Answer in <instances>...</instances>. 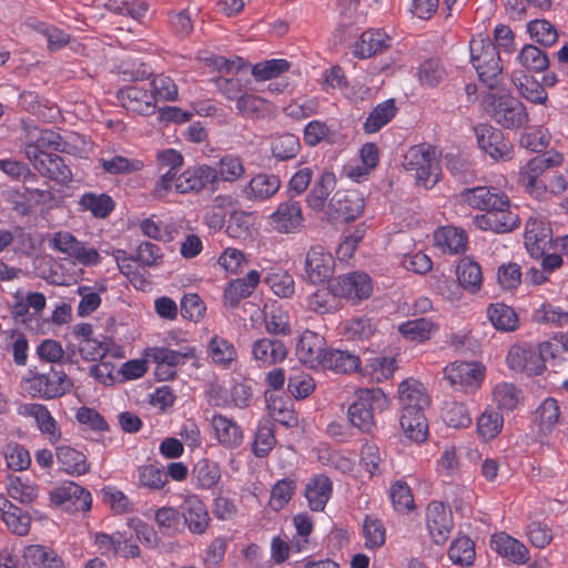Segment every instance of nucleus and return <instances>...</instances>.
Instances as JSON below:
<instances>
[{
  "label": "nucleus",
  "instance_id": "c03bdc74",
  "mask_svg": "<svg viewBox=\"0 0 568 568\" xmlns=\"http://www.w3.org/2000/svg\"><path fill=\"white\" fill-rule=\"evenodd\" d=\"M456 275L459 285L470 293H476L480 290L483 273L477 262L467 257L460 260L456 268Z\"/></svg>",
  "mask_w": 568,
  "mask_h": 568
},
{
  "label": "nucleus",
  "instance_id": "6ab92c4d",
  "mask_svg": "<svg viewBox=\"0 0 568 568\" xmlns=\"http://www.w3.org/2000/svg\"><path fill=\"white\" fill-rule=\"evenodd\" d=\"M302 223L301 203L293 200L280 203L277 209L268 216V224L278 233H294L300 230Z\"/></svg>",
  "mask_w": 568,
  "mask_h": 568
},
{
  "label": "nucleus",
  "instance_id": "4d7b16f0",
  "mask_svg": "<svg viewBox=\"0 0 568 568\" xmlns=\"http://www.w3.org/2000/svg\"><path fill=\"white\" fill-rule=\"evenodd\" d=\"M80 204L99 219L106 217L114 209V202L108 194L85 193L81 196Z\"/></svg>",
  "mask_w": 568,
  "mask_h": 568
},
{
  "label": "nucleus",
  "instance_id": "ea45409f",
  "mask_svg": "<svg viewBox=\"0 0 568 568\" xmlns=\"http://www.w3.org/2000/svg\"><path fill=\"white\" fill-rule=\"evenodd\" d=\"M23 558L30 568H64L61 558L53 550L41 545L26 547Z\"/></svg>",
  "mask_w": 568,
  "mask_h": 568
},
{
  "label": "nucleus",
  "instance_id": "09e8293b",
  "mask_svg": "<svg viewBox=\"0 0 568 568\" xmlns=\"http://www.w3.org/2000/svg\"><path fill=\"white\" fill-rule=\"evenodd\" d=\"M252 213L244 211L233 212L229 219L226 233L230 237L241 241L251 240L255 230Z\"/></svg>",
  "mask_w": 568,
  "mask_h": 568
},
{
  "label": "nucleus",
  "instance_id": "72a5a7b5",
  "mask_svg": "<svg viewBox=\"0 0 568 568\" xmlns=\"http://www.w3.org/2000/svg\"><path fill=\"white\" fill-rule=\"evenodd\" d=\"M335 186V174L329 170L323 171L307 194L306 203L308 207L315 211H322L325 207V203L329 194L334 191Z\"/></svg>",
  "mask_w": 568,
  "mask_h": 568
},
{
  "label": "nucleus",
  "instance_id": "5fc2aeb1",
  "mask_svg": "<svg viewBox=\"0 0 568 568\" xmlns=\"http://www.w3.org/2000/svg\"><path fill=\"white\" fill-rule=\"evenodd\" d=\"M527 31L530 38L544 47H551L558 40V33L555 26L545 19H536L527 24Z\"/></svg>",
  "mask_w": 568,
  "mask_h": 568
},
{
  "label": "nucleus",
  "instance_id": "393cba45",
  "mask_svg": "<svg viewBox=\"0 0 568 568\" xmlns=\"http://www.w3.org/2000/svg\"><path fill=\"white\" fill-rule=\"evenodd\" d=\"M18 414L34 418L39 430L47 435L51 443H57L61 438L60 427L44 405L38 403L20 404Z\"/></svg>",
  "mask_w": 568,
  "mask_h": 568
},
{
  "label": "nucleus",
  "instance_id": "2f4dec72",
  "mask_svg": "<svg viewBox=\"0 0 568 568\" xmlns=\"http://www.w3.org/2000/svg\"><path fill=\"white\" fill-rule=\"evenodd\" d=\"M235 109L239 115L254 120L265 119L274 114V106L268 100L247 91L237 100Z\"/></svg>",
  "mask_w": 568,
  "mask_h": 568
},
{
  "label": "nucleus",
  "instance_id": "49530a36",
  "mask_svg": "<svg viewBox=\"0 0 568 568\" xmlns=\"http://www.w3.org/2000/svg\"><path fill=\"white\" fill-rule=\"evenodd\" d=\"M397 112V108L393 99L386 100L377 104L368 114L364 122L363 129L366 133H376L383 126L392 121Z\"/></svg>",
  "mask_w": 568,
  "mask_h": 568
},
{
  "label": "nucleus",
  "instance_id": "39448f33",
  "mask_svg": "<svg viewBox=\"0 0 568 568\" xmlns=\"http://www.w3.org/2000/svg\"><path fill=\"white\" fill-rule=\"evenodd\" d=\"M72 386L65 373L51 369L49 373H33L22 379L23 389L32 397L52 399L64 395Z\"/></svg>",
  "mask_w": 568,
  "mask_h": 568
},
{
  "label": "nucleus",
  "instance_id": "9d476101",
  "mask_svg": "<svg viewBox=\"0 0 568 568\" xmlns=\"http://www.w3.org/2000/svg\"><path fill=\"white\" fill-rule=\"evenodd\" d=\"M444 377L456 390L473 393L485 377V367L477 362H454L444 368Z\"/></svg>",
  "mask_w": 568,
  "mask_h": 568
},
{
  "label": "nucleus",
  "instance_id": "338daca9",
  "mask_svg": "<svg viewBox=\"0 0 568 568\" xmlns=\"http://www.w3.org/2000/svg\"><path fill=\"white\" fill-rule=\"evenodd\" d=\"M448 556L454 564L471 565L475 559L474 542L465 536L456 538L449 547Z\"/></svg>",
  "mask_w": 568,
  "mask_h": 568
},
{
  "label": "nucleus",
  "instance_id": "864d4df0",
  "mask_svg": "<svg viewBox=\"0 0 568 568\" xmlns=\"http://www.w3.org/2000/svg\"><path fill=\"white\" fill-rule=\"evenodd\" d=\"M213 170L217 173V181L225 182H235L245 173L242 159L233 154L222 156Z\"/></svg>",
  "mask_w": 568,
  "mask_h": 568
},
{
  "label": "nucleus",
  "instance_id": "b1692460",
  "mask_svg": "<svg viewBox=\"0 0 568 568\" xmlns=\"http://www.w3.org/2000/svg\"><path fill=\"white\" fill-rule=\"evenodd\" d=\"M506 196L505 193L499 192L497 189L488 186L468 187L459 194L463 203L475 210L485 211V213L493 210L496 205H503Z\"/></svg>",
  "mask_w": 568,
  "mask_h": 568
},
{
  "label": "nucleus",
  "instance_id": "412c9836",
  "mask_svg": "<svg viewBox=\"0 0 568 568\" xmlns=\"http://www.w3.org/2000/svg\"><path fill=\"white\" fill-rule=\"evenodd\" d=\"M398 398L402 413H424L430 403L425 386L413 378L405 379L399 384Z\"/></svg>",
  "mask_w": 568,
  "mask_h": 568
},
{
  "label": "nucleus",
  "instance_id": "0e129e2a",
  "mask_svg": "<svg viewBox=\"0 0 568 568\" xmlns=\"http://www.w3.org/2000/svg\"><path fill=\"white\" fill-rule=\"evenodd\" d=\"M275 443L276 439L272 424L268 422L258 424L252 445L253 454L260 458L265 457L273 449Z\"/></svg>",
  "mask_w": 568,
  "mask_h": 568
},
{
  "label": "nucleus",
  "instance_id": "8fccbe9b",
  "mask_svg": "<svg viewBox=\"0 0 568 568\" xmlns=\"http://www.w3.org/2000/svg\"><path fill=\"white\" fill-rule=\"evenodd\" d=\"M513 82L517 87L519 94L532 103L542 104L547 100V92L544 87L531 75L520 73L513 77Z\"/></svg>",
  "mask_w": 568,
  "mask_h": 568
},
{
  "label": "nucleus",
  "instance_id": "7ed1b4c3",
  "mask_svg": "<svg viewBox=\"0 0 568 568\" xmlns=\"http://www.w3.org/2000/svg\"><path fill=\"white\" fill-rule=\"evenodd\" d=\"M403 166L406 171L415 172L416 183L425 189L435 186L442 175L436 150L430 144L409 148L404 155Z\"/></svg>",
  "mask_w": 568,
  "mask_h": 568
},
{
  "label": "nucleus",
  "instance_id": "58836bf2",
  "mask_svg": "<svg viewBox=\"0 0 568 568\" xmlns=\"http://www.w3.org/2000/svg\"><path fill=\"white\" fill-rule=\"evenodd\" d=\"M438 329V325L428 317L409 320L398 326L399 333L410 342L424 343Z\"/></svg>",
  "mask_w": 568,
  "mask_h": 568
},
{
  "label": "nucleus",
  "instance_id": "4be33fe9",
  "mask_svg": "<svg viewBox=\"0 0 568 568\" xmlns=\"http://www.w3.org/2000/svg\"><path fill=\"white\" fill-rule=\"evenodd\" d=\"M180 509L184 525L192 534L203 535L207 530L211 518L205 504L197 496H187Z\"/></svg>",
  "mask_w": 568,
  "mask_h": 568
},
{
  "label": "nucleus",
  "instance_id": "4468645a",
  "mask_svg": "<svg viewBox=\"0 0 568 568\" xmlns=\"http://www.w3.org/2000/svg\"><path fill=\"white\" fill-rule=\"evenodd\" d=\"M183 156L180 152L173 149L160 151L156 154V165L159 171H164L153 187V195L162 199L172 190L173 180L175 179L179 170L183 165Z\"/></svg>",
  "mask_w": 568,
  "mask_h": 568
},
{
  "label": "nucleus",
  "instance_id": "7c9ffc66",
  "mask_svg": "<svg viewBox=\"0 0 568 568\" xmlns=\"http://www.w3.org/2000/svg\"><path fill=\"white\" fill-rule=\"evenodd\" d=\"M34 169L42 175L57 181L60 184H68L72 180V172L64 163V160L52 153L40 155L33 161Z\"/></svg>",
  "mask_w": 568,
  "mask_h": 568
},
{
  "label": "nucleus",
  "instance_id": "a211bd4d",
  "mask_svg": "<svg viewBox=\"0 0 568 568\" xmlns=\"http://www.w3.org/2000/svg\"><path fill=\"white\" fill-rule=\"evenodd\" d=\"M364 199L357 191H337L329 201V214L345 222L356 220L364 210Z\"/></svg>",
  "mask_w": 568,
  "mask_h": 568
},
{
  "label": "nucleus",
  "instance_id": "ddd939ff",
  "mask_svg": "<svg viewBox=\"0 0 568 568\" xmlns=\"http://www.w3.org/2000/svg\"><path fill=\"white\" fill-rule=\"evenodd\" d=\"M333 296L348 300L353 303L368 298L373 293L371 277L366 273L352 272L338 276L331 285Z\"/></svg>",
  "mask_w": 568,
  "mask_h": 568
},
{
  "label": "nucleus",
  "instance_id": "f257e3e1",
  "mask_svg": "<svg viewBox=\"0 0 568 568\" xmlns=\"http://www.w3.org/2000/svg\"><path fill=\"white\" fill-rule=\"evenodd\" d=\"M388 404L389 400L381 388H358L355 400L347 409L348 420L362 433L371 434L376 427L375 413L385 410Z\"/></svg>",
  "mask_w": 568,
  "mask_h": 568
},
{
  "label": "nucleus",
  "instance_id": "e433bc0d",
  "mask_svg": "<svg viewBox=\"0 0 568 568\" xmlns=\"http://www.w3.org/2000/svg\"><path fill=\"white\" fill-rule=\"evenodd\" d=\"M389 38L381 30H367L354 45V54L361 59L371 58L388 47Z\"/></svg>",
  "mask_w": 568,
  "mask_h": 568
},
{
  "label": "nucleus",
  "instance_id": "774afa93",
  "mask_svg": "<svg viewBox=\"0 0 568 568\" xmlns=\"http://www.w3.org/2000/svg\"><path fill=\"white\" fill-rule=\"evenodd\" d=\"M288 69L290 62L285 59H272L253 65L252 75L256 81H266L277 78Z\"/></svg>",
  "mask_w": 568,
  "mask_h": 568
},
{
  "label": "nucleus",
  "instance_id": "4c0bfd02",
  "mask_svg": "<svg viewBox=\"0 0 568 568\" xmlns=\"http://www.w3.org/2000/svg\"><path fill=\"white\" fill-rule=\"evenodd\" d=\"M332 494V481L324 475L312 478L305 487V497L314 511L323 510Z\"/></svg>",
  "mask_w": 568,
  "mask_h": 568
},
{
  "label": "nucleus",
  "instance_id": "f3484780",
  "mask_svg": "<svg viewBox=\"0 0 568 568\" xmlns=\"http://www.w3.org/2000/svg\"><path fill=\"white\" fill-rule=\"evenodd\" d=\"M525 246L531 256L544 255L551 241V227L548 221L539 215L532 214L526 222Z\"/></svg>",
  "mask_w": 568,
  "mask_h": 568
},
{
  "label": "nucleus",
  "instance_id": "e2e57ef3",
  "mask_svg": "<svg viewBox=\"0 0 568 568\" xmlns=\"http://www.w3.org/2000/svg\"><path fill=\"white\" fill-rule=\"evenodd\" d=\"M271 150L278 160L293 159L300 151V139L291 133L277 135L272 140Z\"/></svg>",
  "mask_w": 568,
  "mask_h": 568
},
{
  "label": "nucleus",
  "instance_id": "f8f14e48",
  "mask_svg": "<svg viewBox=\"0 0 568 568\" xmlns=\"http://www.w3.org/2000/svg\"><path fill=\"white\" fill-rule=\"evenodd\" d=\"M50 246L85 266L97 265L101 260L100 253L94 247L87 246L69 232L54 233L50 240Z\"/></svg>",
  "mask_w": 568,
  "mask_h": 568
},
{
  "label": "nucleus",
  "instance_id": "dca6fc26",
  "mask_svg": "<svg viewBox=\"0 0 568 568\" xmlns=\"http://www.w3.org/2000/svg\"><path fill=\"white\" fill-rule=\"evenodd\" d=\"M478 146L496 161L513 158V146L504 139L500 130L481 124L475 129Z\"/></svg>",
  "mask_w": 568,
  "mask_h": 568
},
{
  "label": "nucleus",
  "instance_id": "a19ab883",
  "mask_svg": "<svg viewBox=\"0 0 568 568\" xmlns=\"http://www.w3.org/2000/svg\"><path fill=\"white\" fill-rule=\"evenodd\" d=\"M359 357L348 351L327 349L321 368L347 374L355 372L359 367Z\"/></svg>",
  "mask_w": 568,
  "mask_h": 568
},
{
  "label": "nucleus",
  "instance_id": "de8ad7c7",
  "mask_svg": "<svg viewBox=\"0 0 568 568\" xmlns=\"http://www.w3.org/2000/svg\"><path fill=\"white\" fill-rule=\"evenodd\" d=\"M399 424L408 439L422 443L427 438L428 425L424 413H402Z\"/></svg>",
  "mask_w": 568,
  "mask_h": 568
},
{
  "label": "nucleus",
  "instance_id": "680f3d73",
  "mask_svg": "<svg viewBox=\"0 0 568 568\" xmlns=\"http://www.w3.org/2000/svg\"><path fill=\"white\" fill-rule=\"evenodd\" d=\"M247 80L242 79L241 77H225L221 75L214 79V84L217 91L229 101H234L235 104L237 100L244 94L246 91Z\"/></svg>",
  "mask_w": 568,
  "mask_h": 568
},
{
  "label": "nucleus",
  "instance_id": "69168bd1",
  "mask_svg": "<svg viewBox=\"0 0 568 568\" xmlns=\"http://www.w3.org/2000/svg\"><path fill=\"white\" fill-rule=\"evenodd\" d=\"M493 396L499 408L513 410L519 405L521 393L514 384L499 383L494 387Z\"/></svg>",
  "mask_w": 568,
  "mask_h": 568
},
{
  "label": "nucleus",
  "instance_id": "5701e85b",
  "mask_svg": "<svg viewBox=\"0 0 568 568\" xmlns=\"http://www.w3.org/2000/svg\"><path fill=\"white\" fill-rule=\"evenodd\" d=\"M427 527L435 544H444L453 527L452 513L440 501H432L427 507Z\"/></svg>",
  "mask_w": 568,
  "mask_h": 568
},
{
  "label": "nucleus",
  "instance_id": "f03ea898",
  "mask_svg": "<svg viewBox=\"0 0 568 568\" xmlns=\"http://www.w3.org/2000/svg\"><path fill=\"white\" fill-rule=\"evenodd\" d=\"M564 156L559 152H546L537 155L525 163L519 171V184L532 197L545 201L548 197L545 173L556 166H560Z\"/></svg>",
  "mask_w": 568,
  "mask_h": 568
},
{
  "label": "nucleus",
  "instance_id": "6e6552de",
  "mask_svg": "<svg viewBox=\"0 0 568 568\" xmlns=\"http://www.w3.org/2000/svg\"><path fill=\"white\" fill-rule=\"evenodd\" d=\"M504 201L503 205H496L489 212L475 215L473 224L481 231H491L500 234L509 233L517 229L520 224L517 209L511 205L508 196Z\"/></svg>",
  "mask_w": 568,
  "mask_h": 568
},
{
  "label": "nucleus",
  "instance_id": "79ce46f5",
  "mask_svg": "<svg viewBox=\"0 0 568 568\" xmlns=\"http://www.w3.org/2000/svg\"><path fill=\"white\" fill-rule=\"evenodd\" d=\"M207 354L215 365L223 368H229L237 358V352L233 343L217 335L210 339Z\"/></svg>",
  "mask_w": 568,
  "mask_h": 568
},
{
  "label": "nucleus",
  "instance_id": "bf43d9fd",
  "mask_svg": "<svg viewBox=\"0 0 568 568\" xmlns=\"http://www.w3.org/2000/svg\"><path fill=\"white\" fill-rule=\"evenodd\" d=\"M3 456L7 466L14 471L28 469L31 465L29 450L23 445L16 442L8 443L4 446Z\"/></svg>",
  "mask_w": 568,
  "mask_h": 568
},
{
  "label": "nucleus",
  "instance_id": "052dcab7",
  "mask_svg": "<svg viewBox=\"0 0 568 568\" xmlns=\"http://www.w3.org/2000/svg\"><path fill=\"white\" fill-rule=\"evenodd\" d=\"M503 426L504 418L496 410H485L477 420V432L484 440L495 438L501 432Z\"/></svg>",
  "mask_w": 568,
  "mask_h": 568
},
{
  "label": "nucleus",
  "instance_id": "c9c22d12",
  "mask_svg": "<svg viewBox=\"0 0 568 568\" xmlns=\"http://www.w3.org/2000/svg\"><path fill=\"white\" fill-rule=\"evenodd\" d=\"M491 547L496 552L514 564H525L529 559L525 545L506 534L493 536Z\"/></svg>",
  "mask_w": 568,
  "mask_h": 568
},
{
  "label": "nucleus",
  "instance_id": "f704fd0d",
  "mask_svg": "<svg viewBox=\"0 0 568 568\" xmlns=\"http://www.w3.org/2000/svg\"><path fill=\"white\" fill-rule=\"evenodd\" d=\"M252 355L254 359L265 365H273L282 362L286 357L287 351L280 339L261 338L253 343Z\"/></svg>",
  "mask_w": 568,
  "mask_h": 568
},
{
  "label": "nucleus",
  "instance_id": "a878e982",
  "mask_svg": "<svg viewBox=\"0 0 568 568\" xmlns=\"http://www.w3.org/2000/svg\"><path fill=\"white\" fill-rule=\"evenodd\" d=\"M57 505L71 504L75 510L88 511L91 508V494L74 481H65L50 494Z\"/></svg>",
  "mask_w": 568,
  "mask_h": 568
},
{
  "label": "nucleus",
  "instance_id": "c756f323",
  "mask_svg": "<svg viewBox=\"0 0 568 568\" xmlns=\"http://www.w3.org/2000/svg\"><path fill=\"white\" fill-rule=\"evenodd\" d=\"M261 282V273L252 270L245 276L231 281L224 290L225 302L235 307L242 300L251 296Z\"/></svg>",
  "mask_w": 568,
  "mask_h": 568
},
{
  "label": "nucleus",
  "instance_id": "c85d7f7f",
  "mask_svg": "<svg viewBox=\"0 0 568 568\" xmlns=\"http://www.w3.org/2000/svg\"><path fill=\"white\" fill-rule=\"evenodd\" d=\"M120 100L126 110L142 115L153 114L156 109L154 95L144 88L128 87L120 91Z\"/></svg>",
  "mask_w": 568,
  "mask_h": 568
},
{
  "label": "nucleus",
  "instance_id": "a18cd8bd",
  "mask_svg": "<svg viewBox=\"0 0 568 568\" xmlns=\"http://www.w3.org/2000/svg\"><path fill=\"white\" fill-rule=\"evenodd\" d=\"M470 61L477 70L486 64L500 61L497 47L489 39H473L469 43Z\"/></svg>",
  "mask_w": 568,
  "mask_h": 568
},
{
  "label": "nucleus",
  "instance_id": "423d86ee",
  "mask_svg": "<svg viewBox=\"0 0 568 568\" xmlns=\"http://www.w3.org/2000/svg\"><path fill=\"white\" fill-rule=\"evenodd\" d=\"M22 134L20 136L27 158L33 162L40 155L49 153L48 150H60L61 136L52 130L40 129L32 122L22 120Z\"/></svg>",
  "mask_w": 568,
  "mask_h": 568
},
{
  "label": "nucleus",
  "instance_id": "9b49d317",
  "mask_svg": "<svg viewBox=\"0 0 568 568\" xmlns=\"http://www.w3.org/2000/svg\"><path fill=\"white\" fill-rule=\"evenodd\" d=\"M334 256L321 245L312 246L304 260V281L313 285L326 283L334 274Z\"/></svg>",
  "mask_w": 568,
  "mask_h": 568
},
{
  "label": "nucleus",
  "instance_id": "603ef678",
  "mask_svg": "<svg viewBox=\"0 0 568 568\" xmlns=\"http://www.w3.org/2000/svg\"><path fill=\"white\" fill-rule=\"evenodd\" d=\"M491 324L499 331H514L518 326L516 312L505 304H491L487 310Z\"/></svg>",
  "mask_w": 568,
  "mask_h": 568
},
{
  "label": "nucleus",
  "instance_id": "bb28decb",
  "mask_svg": "<svg viewBox=\"0 0 568 568\" xmlns=\"http://www.w3.org/2000/svg\"><path fill=\"white\" fill-rule=\"evenodd\" d=\"M211 426L217 443L224 448L236 449L243 444V430L232 418L222 414H214L211 419Z\"/></svg>",
  "mask_w": 568,
  "mask_h": 568
},
{
  "label": "nucleus",
  "instance_id": "13d9d810",
  "mask_svg": "<svg viewBox=\"0 0 568 568\" xmlns=\"http://www.w3.org/2000/svg\"><path fill=\"white\" fill-rule=\"evenodd\" d=\"M193 475L197 485L204 489L212 488L221 478L219 465L209 459L199 460L193 468Z\"/></svg>",
  "mask_w": 568,
  "mask_h": 568
},
{
  "label": "nucleus",
  "instance_id": "aec40b11",
  "mask_svg": "<svg viewBox=\"0 0 568 568\" xmlns=\"http://www.w3.org/2000/svg\"><path fill=\"white\" fill-rule=\"evenodd\" d=\"M324 338L315 332L305 331L296 346V355L301 363L311 368H321L327 349Z\"/></svg>",
  "mask_w": 568,
  "mask_h": 568
},
{
  "label": "nucleus",
  "instance_id": "473e14b6",
  "mask_svg": "<svg viewBox=\"0 0 568 568\" xmlns=\"http://www.w3.org/2000/svg\"><path fill=\"white\" fill-rule=\"evenodd\" d=\"M55 457L61 469L69 475L80 476L89 471L85 455L69 445L57 446Z\"/></svg>",
  "mask_w": 568,
  "mask_h": 568
},
{
  "label": "nucleus",
  "instance_id": "37998d69",
  "mask_svg": "<svg viewBox=\"0 0 568 568\" xmlns=\"http://www.w3.org/2000/svg\"><path fill=\"white\" fill-rule=\"evenodd\" d=\"M435 241L444 252L452 254L463 253L467 247V236L465 232L454 226L440 227L435 233Z\"/></svg>",
  "mask_w": 568,
  "mask_h": 568
},
{
  "label": "nucleus",
  "instance_id": "1a4fd4ad",
  "mask_svg": "<svg viewBox=\"0 0 568 568\" xmlns=\"http://www.w3.org/2000/svg\"><path fill=\"white\" fill-rule=\"evenodd\" d=\"M146 355L156 364V376L162 381H166L175 377V367L184 365L189 359L195 358L196 351L192 346H181L179 349L155 346L149 348Z\"/></svg>",
  "mask_w": 568,
  "mask_h": 568
},
{
  "label": "nucleus",
  "instance_id": "0eeeda50",
  "mask_svg": "<svg viewBox=\"0 0 568 568\" xmlns=\"http://www.w3.org/2000/svg\"><path fill=\"white\" fill-rule=\"evenodd\" d=\"M551 344L541 343L538 349L530 345H514L507 355V363L513 371L526 372L528 375H539L545 369L547 355L550 353Z\"/></svg>",
  "mask_w": 568,
  "mask_h": 568
},
{
  "label": "nucleus",
  "instance_id": "6e6d98bb",
  "mask_svg": "<svg viewBox=\"0 0 568 568\" xmlns=\"http://www.w3.org/2000/svg\"><path fill=\"white\" fill-rule=\"evenodd\" d=\"M517 60L525 69L535 72H541L549 65L547 54L534 44L524 45Z\"/></svg>",
  "mask_w": 568,
  "mask_h": 568
},
{
  "label": "nucleus",
  "instance_id": "20e7f679",
  "mask_svg": "<svg viewBox=\"0 0 568 568\" xmlns=\"http://www.w3.org/2000/svg\"><path fill=\"white\" fill-rule=\"evenodd\" d=\"M483 104L487 114L505 129H519L528 122L525 105L514 97L489 93Z\"/></svg>",
  "mask_w": 568,
  "mask_h": 568
},
{
  "label": "nucleus",
  "instance_id": "2eb2a0df",
  "mask_svg": "<svg viewBox=\"0 0 568 568\" xmlns=\"http://www.w3.org/2000/svg\"><path fill=\"white\" fill-rule=\"evenodd\" d=\"M217 182V173L212 166L202 164L189 168L173 180L174 190L180 194L199 193Z\"/></svg>",
  "mask_w": 568,
  "mask_h": 568
},
{
  "label": "nucleus",
  "instance_id": "cd10ccee",
  "mask_svg": "<svg viewBox=\"0 0 568 568\" xmlns=\"http://www.w3.org/2000/svg\"><path fill=\"white\" fill-rule=\"evenodd\" d=\"M281 189V180L275 174L258 173L243 187V195L252 202H262L274 196Z\"/></svg>",
  "mask_w": 568,
  "mask_h": 568
},
{
  "label": "nucleus",
  "instance_id": "3c124183",
  "mask_svg": "<svg viewBox=\"0 0 568 568\" xmlns=\"http://www.w3.org/2000/svg\"><path fill=\"white\" fill-rule=\"evenodd\" d=\"M265 282L272 292L281 298H292L295 294V281L287 271H272L267 273Z\"/></svg>",
  "mask_w": 568,
  "mask_h": 568
}]
</instances>
